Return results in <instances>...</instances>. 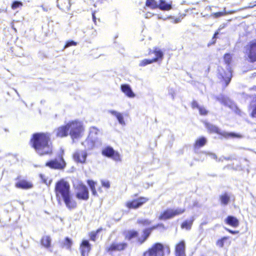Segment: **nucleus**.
I'll return each mask as SVG.
<instances>
[{
	"instance_id": "52",
	"label": "nucleus",
	"mask_w": 256,
	"mask_h": 256,
	"mask_svg": "<svg viewBox=\"0 0 256 256\" xmlns=\"http://www.w3.org/2000/svg\"><path fill=\"white\" fill-rule=\"evenodd\" d=\"M181 21V18H176L174 20V23H178Z\"/></svg>"
},
{
	"instance_id": "7",
	"label": "nucleus",
	"mask_w": 256,
	"mask_h": 256,
	"mask_svg": "<svg viewBox=\"0 0 256 256\" xmlns=\"http://www.w3.org/2000/svg\"><path fill=\"white\" fill-rule=\"evenodd\" d=\"M164 245L159 242L156 243L152 247L144 253V256H164Z\"/></svg>"
},
{
	"instance_id": "17",
	"label": "nucleus",
	"mask_w": 256,
	"mask_h": 256,
	"mask_svg": "<svg viewBox=\"0 0 256 256\" xmlns=\"http://www.w3.org/2000/svg\"><path fill=\"white\" fill-rule=\"evenodd\" d=\"M154 54L155 55V58L152 59L154 62L160 60H162L163 59L164 52L158 48L156 47L154 48V50H150L149 52V54Z\"/></svg>"
},
{
	"instance_id": "40",
	"label": "nucleus",
	"mask_w": 256,
	"mask_h": 256,
	"mask_svg": "<svg viewBox=\"0 0 256 256\" xmlns=\"http://www.w3.org/2000/svg\"><path fill=\"white\" fill-rule=\"evenodd\" d=\"M198 110H199L200 114L201 115L205 116V115L207 114L208 112V110L204 106H201L199 108Z\"/></svg>"
},
{
	"instance_id": "21",
	"label": "nucleus",
	"mask_w": 256,
	"mask_h": 256,
	"mask_svg": "<svg viewBox=\"0 0 256 256\" xmlns=\"http://www.w3.org/2000/svg\"><path fill=\"white\" fill-rule=\"evenodd\" d=\"M127 246V244L126 242L112 243L109 247L108 250L110 251L122 250L125 249Z\"/></svg>"
},
{
	"instance_id": "18",
	"label": "nucleus",
	"mask_w": 256,
	"mask_h": 256,
	"mask_svg": "<svg viewBox=\"0 0 256 256\" xmlns=\"http://www.w3.org/2000/svg\"><path fill=\"white\" fill-rule=\"evenodd\" d=\"M120 90L126 96L130 98L135 97L136 94L132 91L130 86L128 84H122L120 86Z\"/></svg>"
},
{
	"instance_id": "15",
	"label": "nucleus",
	"mask_w": 256,
	"mask_h": 256,
	"mask_svg": "<svg viewBox=\"0 0 256 256\" xmlns=\"http://www.w3.org/2000/svg\"><path fill=\"white\" fill-rule=\"evenodd\" d=\"M81 256H88L90 250V244L88 240H83L80 248Z\"/></svg>"
},
{
	"instance_id": "60",
	"label": "nucleus",
	"mask_w": 256,
	"mask_h": 256,
	"mask_svg": "<svg viewBox=\"0 0 256 256\" xmlns=\"http://www.w3.org/2000/svg\"><path fill=\"white\" fill-rule=\"evenodd\" d=\"M172 99H174V96L173 94H172Z\"/></svg>"
},
{
	"instance_id": "63",
	"label": "nucleus",
	"mask_w": 256,
	"mask_h": 256,
	"mask_svg": "<svg viewBox=\"0 0 256 256\" xmlns=\"http://www.w3.org/2000/svg\"><path fill=\"white\" fill-rule=\"evenodd\" d=\"M252 6H249L248 8H252Z\"/></svg>"
},
{
	"instance_id": "16",
	"label": "nucleus",
	"mask_w": 256,
	"mask_h": 256,
	"mask_svg": "<svg viewBox=\"0 0 256 256\" xmlns=\"http://www.w3.org/2000/svg\"><path fill=\"white\" fill-rule=\"evenodd\" d=\"M68 126L67 124L65 126H60L56 129L54 132L56 136L62 138L68 136Z\"/></svg>"
},
{
	"instance_id": "13",
	"label": "nucleus",
	"mask_w": 256,
	"mask_h": 256,
	"mask_svg": "<svg viewBox=\"0 0 256 256\" xmlns=\"http://www.w3.org/2000/svg\"><path fill=\"white\" fill-rule=\"evenodd\" d=\"M248 55L250 62L256 61V40L250 42L248 48Z\"/></svg>"
},
{
	"instance_id": "46",
	"label": "nucleus",
	"mask_w": 256,
	"mask_h": 256,
	"mask_svg": "<svg viewBox=\"0 0 256 256\" xmlns=\"http://www.w3.org/2000/svg\"><path fill=\"white\" fill-rule=\"evenodd\" d=\"M102 186L104 187H105L106 188H109L110 187V184L108 181H104L102 180Z\"/></svg>"
},
{
	"instance_id": "48",
	"label": "nucleus",
	"mask_w": 256,
	"mask_h": 256,
	"mask_svg": "<svg viewBox=\"0 0 256 256\" xmlns=\"http://www.w3.org/2000/svg\"><path fill=\"white\" fill-rule=\"evenodd\" d=\"M224 15V14L222 12H215V13L213 14V16L216 18L220 17Z\"/></svg>"
},
{
	"instance_id": "42",
	"label": "nucleus",
	"mask_w": 256,
	"mask_h": 256,
	"mask_svg": "<svg viewBox=\"0 0 256 256\" xmlns=\"http://www.w3.org/2000/svg\"><path fill=\"white\" fill-rule=\"evenodd\" d=\"M87 183L89 186L90 190H92V189H95V182L92 180H88L87 181Z\"/></svg>"
},
{
	"instance_id": "38",
	"label": "nucleus",
	"mask_w": 256,
	"mask_h": 256,
	"mask_svg": "<svg viewBox=\"0 0 256 256\" xmlns=\"http://www.w3.org/2000/svg\"><path fill=\"white\" fill-rule=\"evenodd\" d=\"M100 229H98L96 232H92L90 234V237L92 240L95 241L97 234L100 231Z\"/></svg>"
},
{
	"instance_id": "62",
	"label": "nucleus",
	"mask_w": 256,
	"mask_h": 256,
	"mask_svg": "<svg viewBox=\"0 0 256 256\" xmlns=\"http://www.w3.org/2000/svg\"><path fill=\"white\" fill-rule=\"evenodd\" d=\"M218 100H220V98H218Z\"/></svg>"
},
{
	"instance_id": "33",
	"label": "nucleus",
	"mask_w": 256,
	"mask_h": 256,
	"mask_svg": "<svg viewBox=\"0 0 256 256\" xmlns=\"http://www.w3.org/2000/svg\"><path fill=\"white\" fill-rule=\"evenodd\" d=\"M138 232L137 231L130 230L127 232V234L126 236V238L128 240H130L132 238L136 237L138 236Z\"/></svg>"
},
{
	"instance_id": "57",
	"label": "nucleus",
	"mask_w": 256,
	"mask_h": 256,
	"mask_svg": "<svg viewBox=\"0 0 256 256\" xmlns=\"http://www.w3.org/2000/svg\"><path fill=\"white\" fill-rule=\"evenodd\" d=\"M225 101H226L225 98H222V102L224 104H226V102Z\"/></svg>"
},
{
	"instance_id": "25",
	"label": "nucleus",
	"mask_w": 256,
	"mask_h": 256,
	"mask_svg": "<svg viewBox=\"0 0 256 256\" xmlns=\"http://www.w3.org/2000/svg\"><path fill=\"white\" fill-rule=\"evenodd\" d=\"M158 8L162 10H168L172 8V4L168 3L165 0H160Z\"/></svg>"
},
{
	"instance_id": "5",
	"label": "nucleus",
	"mask_w": 256,
	"mask_h": 256,
	"mask_svg": "<svg viewBox=\"0 0 256 256\" xmlns=\"http://www.w3.org/2000/svg\"><path fill=\"white\" fill-rule=\"evenodd\" d=\"M205 126L210 132L216 133L225 138H228L229 137H241L240 135L234 132H228L225 131H221V130L217 126L209 122H205Z\"/></svg>"
},
{
	"instance_id": "20",
	"label": "nucleus",
	"mask_w": 256,
	"mask_h": 256,
	"mask_svg": "<svg viewBox=\"0 0 256 256\" xmlns=\"http://www.w3.org/2000/svg\"><path fill=\"white\" fill-rule=\"evenodd\" d=\"M186 245L184 240H182L176 246V256H186L185 254Z\"/></svg>"
},
{
	"instance_id": "19",
	"label": "nucleus",
	"mask_w": 256,
	"mask_h": 256,
	"mask_svg": "<svg viewBox=\"0 0 256 256\" xmlns=\"http://www.w3.org/2000/svg\"><path fill=\"white\" fill-rule=\"evenodd\" d=\"M57 6L63 11H68L71 6L70 0H57Z\"/></svg>"
},
{
	"instance_id": "10",
	"label": "nucleus",
	"mask_w": 256,
	"mask_h": 256,
	"mask_svg": "<svg viewBox=\"0 0 256 256\" xmlns=\"http://www.w3.org/2000/svg\"><path fill=\"white\" fill-rule=\"evenodd\" d=\"M76 196L78 200H87L89 198V192L88 188L83 184H80Z\"/></svg>"
},
{
	"instance_id": "12",
	"label": "nucleus",
	"mask_w": 256,
	"mask_h": 256,
	"mask_svg": "<svg viewBox=\"0 0 256 256\" xmlns=\"http://www.w3.org/2000/svg\"><path fill=\"white\" fill-rule=\"evenodd\" d=\"M88 154L85 150H77L73 154V158L76 162L84 164L86 162Z\"/></svg>"
},
{
	"instance_id": "56",
	"label": "nucleus",
	"mask_w": 256,
	"mask_h": 256,
	"mask_svg": "<svg viewBox=\"0 0 256 256\" xmlns=\"http://www.w3.org/2000/svg\"><path fill=\"white\" fill-rule=\"evenodd\" d=\"M224 156H222V157L219 158L218 159L217 158V160H216L218 162H220V161L222 162L223 160H224Z\"/></svg>"
},
{
	"instance_id": "8",
	"label": "nucleus",
	"mask_w": 256,
	"mask_h": 256,
	"mask_svg": "<svg viewBox=\"0 0 256 256\" xmlns=\"http://www.w3.org/2000/svg\"><path fill=\"white\" fill-rule=\"evenodd\" d=\"M46 166L52 169L63 170L66 166V162L62 156L60 155L58 158L47 162Z\"/></svg>"
},
{
	"instance_id": "44",
	"label": "nucleus",
	"mask_w": 256,
	"mask_h": 256,
	"mask_svg": "<svg viewBox=\"0 0 256 256\" xmlns=\"http://www.w3.org/2000/svg\"><path fill=\"white\" fill-rule=\"evenodd\" d=\"M158 226H162V227H164V225L162 224H156V226H152L151 228H146L148 229V230H150V232H152L154 230H155V229L157 228Z\"/></svg>"
},
{
	"instance_id": "55",
	"label": "nucleus",
	"mask_w": 256,
	"mask_h": 256,
	"mask_svg": "<svg viewBox=\"0 0 256 256\" xmlns=\"http://www.w3.org/2000/svg\"><path fill=\"white\" fill-rule=\"evenodd\" d=\"M218 34H219L218 32H216L214 33V36H213V38H212V39H215V38H216V36H217Z\"/></svg>"
},
{
	"instance_id": "36",
	"label": "nucleus",
	"mask_w": 256,
	"mask_h": 256,
	"mask_svg": "<svg viewBox=\"0 0 256 256\" xmlns=\"http://www.w3.org/2000/svg\"><path fill=\"white\" fill-rule=\"evenodd\" d=\"M152 222L148 219H138V223L144 226H147L151 224Z\"/></svg>"
},
{
	"instance_id": "3",
	"label": "nucleus",
	"mask_w": 256,
	"mask_h": 256,
	"mask_svg": "<svg viewBox=\"0 0 256 256\" xmlns=\"http://www.w3.org/2000/svg\"><path fill=\"white\" fill-rule=\"evenodd\" d=\"M224 60L226 64V71L224 70L223 68H218V78L222 79L226 82V86H227L230 82L232 75V70L230 67V63L232 60V56L230 54H224Z\"/></svg>"
},
{
	"instance_id": "26",
	"label": "nucleus",
	"mask_w": 256,
	"mask_h": 256,
	"mask_svg": "<svg viewBox=\"0 0 256 256\" xmlns=\"http://www.w3.org/2000/svg\"><path fill=\"white\" fill-rule=\"evenodd\" d=\"M142 232V236L138 238V242L140 244H143L148 239L151 234L150 230L147 228L144 230Z\"/></svg>"
},
{
	"instance_id": "1",
	"label": "nucleus",
	"mask_w": 256,
	"mask_h": 256,
	"mask_svg": "<svg viewBox=\"0 0 256 256\" xmlns=\"http://www.w3.org/2000/svg\"><path fill=\"white\" fill-rule=\"evenodd\" d=\"M54 192L57 200L60 203L62 200L66 207L70 210L77 206L76 201L73 198L69 183L64 180L58 181L55 185Z\"/></svg>"
},
{
	"instance_id": "32",
	"label": "nucleus",
	"mask_w": 256,
	"mask_h": 256,
	"mask_svg": "<svg viewBox=\"0 0 256 256\" xmlns=\"http://www.w3.org/2000/svg\"><path fill=\"white\" fill-rule=\"evenodd\" d=\"M146 6L152 9L158 8V2L155 0H146Z\"/></svg>"
},
{
	"instance_id": "11",
	"label": "nucleus",
	"mask_w": 256,
	"mask_h": 256,
	"mask_svg": "<svg viewBox=\"0 0 256 256\" xmlns=\"http://www.w3.org/2000/svg\"><path fill=\"white\" fill-rule=\"evenodd\" d=\"M148 199L144 197H140L138 199L128 202L126 206L128 208H138L148 201Z\"/></svg>"
},
{
	"instance_id": "34",
	"label": "nucleus",
	"mask_w": 256,
	"mask_h": 256,
	"mask_svg": "<svg viewBox=\"0 0 256 256\" xmlns=\"http://www.w3.org/2000/svg\"><path fill=\"white\" fill-rule=\"evenodd\" d=\"M72 244V240L68 238V237H66L63 243V245L64 246H66L67 249L70 250L71 248Z\"/></svg>"
},
{
	"instance_id": "29",
	"label": "nucleus",
	"mask_w": 256,
	"mask_h": 256,
	"mask_svg": "<svg viewBox=\"0 0 256 256\" xmlns=\"http://www.w3.org/2000/svg\"><path fill=\"white\" fill-rule=\"evenodd\" d=\"M207 140L204 137H200L198 138L194 144V148H196L202 147L204 146L206 143Z\"/></svg>"
},
{
	"instance_id": "9",
	"label": "nucleus",
	"mask_w": 256,
	"mask_h": 256,
	"mask_svg": "<svg viewBox=\"0 0 256 256\" xmlns=\"http://www.w3.org/2000/svg\"><path fill=\"white\" fill-rule=\"evenodd\" d=\"M102 154L108 158H112L115 161H120L119 153L115 151L111 146H107L102 150Z\"/></svg>"
},
{
	"instance_id": "35",
	"label": "nucleus",
	"mask_w": 256,
	"mask_h": 256,
	"mask_svg": "<svg viewBox=\"0 0 256 256\" xmlns=\"http://www.w3.org/2000/svg\"><path fill=\"white\" fill-rule=\"evenodd\" d=\"M154 62L152 59H144L142 60L139 64V66H144L148 64H151Z\"/></svg>"
},
{
	"instance_id": "50",
	"label": "nucleus",
	"mask_w": 256,
	"mask_h": 256,
	"mask_svg": "<svg viewBox=\"0 0 256 256\" xmlns=\"http://www.w3.org/2000/svg\"><path fill=\"white\" fill-rule=\"evenodd\" d=\"M153 16V14L150 12H147L145 14V18H150L152 17Z\"/></svg>"
},
{
	"instance_id": "4",
	"label": "nucleus",
	"mask_w": 256,
	"mask_h": 256,
	"mask_svg": "<svg viewBox=\"0 0 256 256\" xmlns=\"http://www.w3.org/2000/svg\"><path fill=\"white\" fill-rule=\"evenodd\" d=\"M68 130H70V134L74 140L81 136V134L84 131L82 123L78 120H74L68 123Z\"/></svg>"
},
{
	"instance_id": "30",
	"label": "nucleus",
	"mask_w": 256,
	"mask_h": 256,
	"mask_svg": "<svg viewBox=\"0 0 256 256\" xmlns=\"http://www.w3.org/2000/svg\"><path fill=\"white\" fill-rule=\"evenodd\" d=\"M98 129L95 126H92L90 128L88 137L97 139V135L98 132Z\"/></svg>"
},
{
	"instance_id": "45",
	"label": "nucleus",
	"mask_w": 256,
	"mask_h": 256,
	"mask_svg": "<svg viewBox=\"0 0 256 256\" xmlns=\"http://www.w3.org/2000/svg\"><path fill=\"white\" fill-rule=\"evenodd\" d=\"M192 106L193 108H197L198 109H199V108L201 106H200L199 104H198V102L196 100H194L192 102Z\"/></svg>"
},
{
	"instance_id": "14",
	"label": "nucleus",
	"mask_w": 256,
	"mask_h": 256,
	"mask_svg": "<svg viewBox=\"0 0 256 256\" xmlns=\"http://www.w3.org/2000/svg\"><path fill=\"white\" fill-rule=\"evenodd\" d=\"M15 186L18 188L28 190L33 188V184L26 180H20L16 183Z\"/></svg>"
},
{
	"instance_id": "24",
	"label": "nucleus",
	"mask_w": 256,
	"mask_h": 256,
	"mask_svg": "<svg viewBox=\"0 0 256 256\" xmlns=\"http://www.w3.org/2000/svg\"><path fill=\"white\" fill-rule=\"evenodd\" d=\"M225 222L234 228L237 227L239 224L238 220L236 217L232 216H228L225 219Z\"/></svg>"
},
{
	"instance_id": "58",
	"label": "nucleus",
	"mask_w": 256,
	"mask_h": 256,
	"mask_svg": "<svg viewBox=\"0 0 256 256\" xmlns=\"http://www.w3.org/2000/svg\"><path fill=\"white\" fill-rule=\"evenodd\" d=\"M92 19H93V20L94 22L96 21V18L95 15H94V14H92Z\"/></svg>"
},
{
	"instance_id": "54",
	"label": "nucleus",
	"mask_w": 256,
	"mask_h": 256,
	"mask_svg": "<svg viewBox=\"0 0 256 256\" xmlns=\"http://www.w3.org/2000/svg\"><path fill=\"white\" fill-rule=\"evenodd\" d=\"M224 160H232V158L230 156H228V157L224 156Z\"/></svg>"
},
{
	"instance_id": "51",
	"label": "nucleus",
	"mask_w": 256,
	"mask_h": 256,
	"mask_svg": "<svg viewBox=\"0 0 256 256\" xmlns=\"http://www.w3.org/2000/svg\"><path fill=\"white\" fill-rule=\"evenodd\" d=\"M252 117H256V106L254 108L252 112Z\"/></svg>"
},
{
	"instance_id": "28",
	"label": "nucleus",
	"mask_w": 256,
	"mask_h": 256,
	"mask_svg": "<svg viewBox=\"0 0 256 256\" xmlns=\"http://www.w3.org/2000/svg\"><path fill=\"white\" fill-rule=\"evenodd\" d=\"M51 238L48 236H42L41 240V244L46 248H48L51 244Z\"/></svg>"
},
{
	"instance_id": "39",
	"label": "nucleus",
	"mask_w": 256,
	"mask_h": 256,
	"mask_svg": "<svg viewBox=\"0 0 256 256\" xmlns=\"http://www.w3.org/2000/svg\"><path fill=\"white\" fill-rule=\"evenodd\" d=\"M76 44L77 43L72 40H68L65 44L64 48L72 46H76Z\"/></svg>"
},
{
	"instance_id": "47",
	"label": "nucleus",
	"mask_w": 256,
	"mask_h": 256,
	"mask_svg": "<svg viewBox=\"0 0 256 256\" xmlns=\"http://www.w3.org/2000/svg\"><path fill=\"white\" fill-rule=\"evenodd\" d=\"M38 56L41 60H44V58H47L46 55L43 52H40L38 54Z\"/></svg>"
},
{
	"instance_id": "41",
	"label": "nucleus",
	"mask_w": 256,
	"mask_h": 256,
	"mask_svg": "<svg viewBox=\"0 0 256 256\" xmlns=\"http://www.w3.org/2000/svg\"><path fill=\"white\" fill-rule=\"evenodd\" d=\"M227 240L226 237H223L220 240H218L217 242V244L220 247L222 248L224 245V242Z\"/></svg>"
},
{
	"instance_id": "6",
	"label": "nucleus",
	"mask_w": 256,
	"mask_h": 256,
	"mask_svg": "<svg viewBox=\"0 0 256 256\" xmlns=\"http://www.w3.org/2000/svg\"><path fill=\"white\" fill-rule=\"evenodd\" d=\"M185 212L184 208H176V209L168 208L164 210L158 217L160 220L170 219L176 216L182 214Z\"/></svg>"
},
{
	"instance_id": "53",
	"label": "nucleus",
	"mask_w": 256,
	"mask_h": 256,
	"mask_svg": "<svg viewBox=\"0 0 256 256\" xmlns=\"http://www.w3.org/2000/svg\"><path fill=\"white\" fill-rule=\"evenodd\" d=\"M92 194L94 196H96L97 195V192H96V190L95 189H92Z\"/></svg>"
},
{
	"instance_id": "59",
	"label": "nucleus",
	"mask_w": 256,
	"mask_h": 256,
	"mask_svg": "<svg viewBox=\"0 0 256 256\" xmlns=\"http://www.w3.org/2000/svg\"><path fill=\"white\" fill-rule=\"evenodd\" d=\"M14 91L16 93L18 96L20 97V94H19L18 92V91L16 90H14Z\"/></svg>"
},
{
	"instance_id": "27",
	"label": "nucleus",
	"mask_w": 256,
	"mask_h": 256,
	"mask_svg": "<svg viewBox=\"0 0 256 256\" xmlns=\"http://www.w3.org/2000/svg\"><path fill=\"white\" fill-rule=\"evenodd\" d=\"M220 200L222 205L226 206L230 201V196L226 192L220 196Z\"/></svg>"
},
{
	"instance_id": "43",
	"label": "nucleus",
	"mask_w": 256,
	"mask_h": 256,
	"mask_svg": "<svg viewBox=\"0 0 256 256\" xmlns=\"http://www.w3.org/2000/svg\"><path fill=\"white\" fill-rule=\"evenodd\" d=\"M204 153L206 155H208L212 158L217 160V156L215 154L209 152H204Z\"/></svg>"
},
{
	"instance_id": "61",
	"label": "nucleus",
	"mask_w": 256,
	"mask_h": 256,
	"mask_svg": "<svg viewBox=\"0 0 256 256\" xmlns=\"http://www.w3.org/2000/svg\"><path fill=\"white\" fill-rule=\"evenodd\" d=\"M42 9H43L44 10V11L46 10V8H44L43 6H42Z\"/></svg>"
},
{
	"instance_id": "23",
	"label": "nucleus",
	"mask_w": 256,
	"mask_h": 256,
	"mask_svg": "<svg viewBox=\"0 0 256 256\" xmlns=\"http://www.w3.org/2000/svg\"><path fill=\"white\" fill-rule=\"evenodd\" d=\"M108 112L115 116L116 118L120 124L122 126L126 125V123L122 114L114 110H108Z\"/></svg>"
},
{
	"instance_id": "31",
	"label": "nucleus",
	"mask_w": 256,
	"mask_h": 256,
	"mask_svg": "<svg viewBox=\"0 0 256 256\" xmlns=\"http://www.w3.org/2000/svg\"><path fill=\"white\" fill-rule=\"evenodd\" d=\"M193 222L194 219H192L190 220H186L181 225L182 228H186L187 230H190L192 228Z\"/></svg>"
},
{
	"instance_id": "2",
	"label": "nucleus",
	"mask_w": 256,
	"mask_h": 256,
	"mask_svg": "<svg viewBox=\"0 0 256 256\" xmlns=\"http://www.w3.org/2000/svg\"><path fill=\"white\" fill-rule=\"evenodd\" d=\"M48 133H36L33 134L31 142L36 152L40 156L50 154L52 152V148Z\"/></svg>"
},
{
	"instance_id": "37",
	"label": "nucleus",
	"mask_w": 256,
	"mask_h": 256,
	"mask_svg": "<svg viewBox=\"0 0 256 256\" xmlns=\"http://www.w3.org/2000/svg\"><path fill=\"white\" fill-rule=\"evenodd\" d=\"M22 6V2L15 0L12 3L11 7L12 9L15 10Z\"/></svg>"
},
{
	"instance_id": "22",
	"label": "nucleus",
	"mask_w": 256,
	"mask_h": 256,
	"mask_svg": "<svg viewBox=\"0 0 256 256\" xmlns=\"http://www.w3.org/2000/svg\"><path fill=\"white\" fill-rule=\"evenodd\" d=\"M96 141V138L88 136L87 139L82 142V144L84 146L87 150H90L94 146Z\"/></svg>"
},
{
	"instance_id": "49",
	"label": "nucleus",
	"mask_w": 256,
	"mask_h": 256,
	"mask_svg": "<svg viewBox=\"0 0 256 256\" xmlns=\"http://www.w3.org/2000/svg\"><path fill=\"white\" fill-rule=\"evenodd\" d=\"M226 230L227 231H228L230 233L232 234H238V231H236V230H231L230 229H228V228H226Z\"/></svg>"
}]
</instances>
